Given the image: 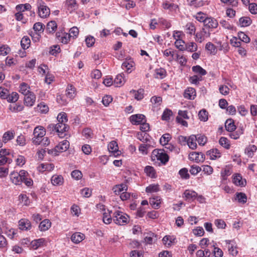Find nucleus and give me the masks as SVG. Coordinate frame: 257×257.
<instances>
[{
	"mask_svg": "<svg viewBox=\"0 0 257 257\" xmlns=\"http://www.w3.org/2000/svg\"><path fill=\"white\" fill-rule=\"evenodd\" d=\"M152 159L154 160L156 159L157 160L160 161L161 163L165 165L168 162L169 157L165 153L164 150L155 149L152 153Z\"/></svg>",
	"mask_w": 257,
	"mask_h": 257,
	"instance_id": "f257e3e1",
	"label": "nucleus"
},
{
	"mask_svg": "<svg viewBox=\"0 0 257 257\" xmlns=\"http://www.w3.org/2000/svg\"><path fill=\"white\" fill-rule=\"evenodd\" d=\"M45 134L46 131L43 126L36 127L33 132L34 138H32V143L35 145H40V141L44 138Z\"/></svg>",
	"mask_w": 257,
	"mask_h": 257,
	"instance_id": "f03ea898",
	"label": "nucleus"
},
{
	"mask_svg": "<svg viewBox=\"0 0 257 257\" xmlns=\"http://www.w3.org/2000/svg\"><path fill=\"white\" fill-rule=\"evenodd\" d=\"M128 216L124 213L117 210L113 214L112 219L114 222L119 225H123L127 223Z\"/></svg>",
	"mask_w": 257,
	"mask_h": 257,
	"instance_id": "7ed1b4c3",
	"label": "nucleus"
},
{
	"mask_svg": "<svg viewBox=\"0 0 257 257\" xmlns=\"http://www.w3.org/2000/svg\"><path fill=\"white\" fill-rule=\"evenodd\" d=\"M50 14V9L44 5V3H40L38 6V15L42 18H47Z\"/></svg>",
	"mask_w": 257,
	"mask_h": 257,
	"instance_id": "20e7f679",
	"label": "nucleus"
},
{
	"mask_svg": "<svg viewBox=\"0 0 257 257\" xmlns=\"http://www.w3.org/2000/svg\"><path fill=\"white\" fill-rule=\"evenodd\" d=\"M210 35V33L209 32H207L205 28H202L200 32H197L195 35V40L199 43H202L205 37H209Z\"/></svg>",
	"mask_w": 257,
	"mask_h": 257,
	"instance_id": "39448f33",
	"label": "nucleus"
},
{
	"mask_svg": "<svg viewBox=\"0 0 257 257\" xmlns=\"http://www.w3.org/2000/svg\"><path fill=\"white\" fill-rule=\"evenodd\" d=\"M225 243L228 248L229 253L233 256H235L238 253L236 246L233 240H226Z\"/></svg>",
	"mask_w": 257,
	"mask_h": 257,
	"instance_id": "423d86ee",
	"label": "nucleus"
},
{
	"mask_svg": "<svg viewBox=\"0 0 257 257\" xmlns=\"http://www.w3.org/2000/svg\"><path fill=\"white\" fill-rule=\"evenodd\" d=\"M189 159L196 162H202L205 160V156L202 153L194 152L189 154Z\"/></svg>",
	"mask_w": 257,
	"mask_h": 257,
	"instance_id": "0eeeda50",
	"label": "nucleus"
},
{
	"mask_svg": "<svg viewBox=\"0 0 257 257\" xmlns=\"http://www.w3.org/2000/svg\"><path fill=\"white\" fill-rule=\"evenodd\" d=\"M108 149L110 152L113 153L115 157L120 154V151L118 150V147L116 141H113L108 145Z\"/></svg>",
	"mask_w": 257,
	"mask_h": 257,
	"instance_id": "6e6552de",
	"label": "nucleus"
},
{
	"mask_svg": "<svg viewBox=\"0 0 257 257\" xmlns=\"http://www.w3.org/2000/svg\"><path fill=\"white\" fill-rule=\"evenodd\" d=\"M197 196V193L191 190H186L183 194V198L188 201L194 200Z\"/></svg>",
	"mask_w": 257,
	"mask_h": 257,
	"instance_id": "1a4fd4ad",
	"label": "nucleus"
},
{
	"mask_svg": "<svg viewBox=\"0 0 257 257\" xmlns=\"http://www.w3.org/2000/svg\"><path fill=\"white\" fill-rule=\"evenodd\" d=\"M204 25L207 28L214 29L217 27L218 23L215 19L207 17L205 19Z\"/></svg>",
	"mask_w": 257,
	"mask_h": 257,
	"instance_id": "9d476101",
	"label": "nucleus"
},
{
	"mask_svg": "<svg viewBox=\"0 0 257 257\" xmlns=\"http://www.w3.org/2000/svg\"><path fill=\"white\" fill-rule=\"evenodd\" d=\"M45 243V240L44 238H39L37 239H35L31 241L30 248L32 249H37L39 247L43 246Z\"/></svg>",
	"mask_w": 257,
	"mask_h": 257,
	"instance_id": "9b49d317",
	"label": "nucleus"
},
{
	"mask_svg": "<svg viewBox=\"0 0 257 257\" xmlns=\"http://www.w3.org/2000/svg\"><path fill=\"white\" fill-rule=\"evenodd\" d=\"M145 116L142 114H137L132 115L130 117V120L133 124L138 125L141 124L144 119L145 118Z\"/></svg>",
	"mask_w": 257,
	"mask_h": 257,
	"instance_id": "f8f14e48",
	"label": "nucleus"
},
{
	"mask_svg": "<svg viewBox=\"0 0 257 257\" xmlns=\"http://www.w3.org/2000/svg\"><path fill=\"white\" fill-rule=\"evenodd\" d=\"M69 147V142L67 140H63L60 142L56 147L58 153L66 151Z\"/></svg>",
	"mask_w": 257,
	"mask_h": 257,
	"instance_id": "ddd939ff",
	"label": "nucleus"
},
{
	"mask_svg": "<svg viewBox=\"0 0 257 257\" xmlns=\"http://www.w3.org/2000/svg\"><path fill=\"white\" fill-rule=\"evenodd\" d=\"M19 226L20 229L25 231L30 230L32 227L31 222L28 219L25 218L19 220Z\"/></svg>",
	"mask_w": 257,
	"mask_h": 257,
	"instance_id": "4468645a",
	"label": "nucleus"
},
{
	"mask_svg": "<svg viewBox=\"0 0 257 257\" xmlns=\"http://www.w3.org/2000/svg\"><path fill=\"white\" fill-rule=\"evenodd\" d=\"M85 238V235L84 234L80 232H75L71 237V241L76 244L80 243Z\"/></svg>",
	"mask_w": 257,
	"mask_h": 257,
	"instance_id": "2eb2a0df",
	"label": "nucleus"
},
{
	"mask_svg": "<svg viewBox=\"0 0 257 257\" xmlns=\"http://www.w3.org/2000/svg\"><path fill=\"white\" fill-rule=\"evenodd\" d=\"M36 97L33 92L30 93L29 94L25 96L24 102L28 106H32L34 105Z\"/></svg>",
	"mask_w": 257,
	"mask_h": 257,
	"instance_id": "dca6fc26",
	"label": "nucleus"
},
{
	"mask_svg": "<svg viewBox=\"0 0 257 257\" xmlns=\"http://www.w3.org/2000/svg\"><path fill=\"white\" fill-rule=\"evenodd\" d=\"M56 125V132L60 137H62L61 135H63L64 132L68 131L69 128V126L66 124L57 123Z\"/></svg>",
	"mask_w": 257,
	"mask_h": 257,
	"instance_id": "f3484780",
	"label": "nucleus"
},
{
	"mask_svg": "<svg viewBox=\"0 0 257 257\" xmlns=\"http://www.w3.org/2000/svg\"><path fill=\"white\" fill-rule=\"evenodd\" d=\"M127 189V186L126 184H120L116 185L113 187V191L115 194L119 195L121 193V192L123 191H126Z\"/></svg>",
	"mask_w": 257,
	"mask_h": 257,
	"instance_id": "a211bd4d",
	"label": "nucleus"
},
{
	"mask_svg": "<svg viewBox=\"0 0 257 257\" xmlns=\"http://www.w3.org/2000/svg\"><path fill=\"white\" fill-rule=\"evenodd\" d=\"M196 96L195 89L192 87H189L186 89L184 94L185 98L189 99H194Z\"/></svg>",
	"mask_w": 257,
	"mask_h": 257,
	"instance_id": "6ab92c4d",
	"label": "nucleus"
},
{
	"mask_svg": "<svg viewBox=\"0 0 257 257\" xmlns=\"http://www.w3.org/2000/svg\"><path fill=\"white\" fill-rule=\"evenodd\" d=\"M162 199L159 196H155L150 199V203L155 208H159L161 203Z\"/></svg>",
	"mask_w": 257,
	"mask_h": 257,
	"instance_id": "aec40b11",
	"label": "nucleus"
},
{
	"mask_svg": "<svg viewBox=\"0 0 257 257\" xmlns=\"http://www.w3.org/2000/svg\"><path fill=\"white\" fill-rule=\"evenodd\" d=\"M197 136L195 135H191L187 140V145L192 150H195L197 148V144L196 141H197Z\"/></svg>",
	"mask_w": 257,
	"mask_h": 257,
	"instance_id": "412c9836",
	"label": "nucleus"
},
{
	"mask_svg": "<svg viewBox=\"0 0 257 257\" xmlns=\"http://www.w3.org/2000/svg\"><path fill=\"white\" fill-rule=\"evenodd\" d=\"M51 226V222L49 219H44L39 224V228L41 231L48 230Z\"/></svg>",
	"mask_w": 257,
	"mask_h": 257,
	"instance_id": "4be33fe9",
	"label": "nucleus"
},
{
	"mask_svg": "<svg viewBox=\"0 0 257 257\" xmlns=\"http://www.w3.org/2000/svg\"><path fill=\"white\" fill-rule=\"evenodd\" d=\"M206 155L209 156L210 159L215 160L220 157L221 154L217 149H213L207 152Z\"/></svg>",
	"mask_w": 257,
	"mask_h": 257,
	"instance_id": "5701e85b",
	"label": "nucleus"
},
{
	"mask_svg": "<svg viewBox=\"0 0 257 257\" xmlns=\"http://www.w3.org/2000/svg\"><path fill=\"white\" fill-rule=\"evenodd\" d=\"M175 238L173 236L166 235L162 239L163 244L167 246L170 247L173 243L175 242Z\"/></svg>",
	"mask_w": 257,
	"mask_h": 257,
	"instance_id": "b1692460",
	"label": "nucleus"
},
{
	"mask_svg": "<svg viewBox=\"0 0 257 257\" xmlns=\"http://www.w3.org/2000/svg\"><path fill=\"white\" fill-rule=\"evenodd\" d=\"M235 199L239 203L244 204L247 201V196L245 194L239 192L235 194Z\"/></svg>",
	"mask_w": 257,
	"mask_h": 257,
	"instance_id": "393cba45",
	"label": "nucleus"
},
{
	"mask_svg": "<svg viewBox=\"0 0 257 257\" xmlns=\"http://www.w3.org/2000/svg\"><path fill=\"white\" fill-rule=\"evenodd\" d=\"M66 96L72 99L74 98L76 95V89L72 85H68L67 89L66 90Z\"/></svg>",
	"mask_w": 257,
	"mask_h": 257,
	"instance_id": "a878e982",
	"label": "nucleus"
},
{
	"mask_svg": "<svg viewBox=\"0 0 257 257\" xmlns=\"http://www.w3.org/2000/svg\"><path fill=\"white\" fill-rule=\"evenodd\" d=\"M252 21L250 18L243 17L239 19V24L241 27H247L251 25Z\"/></svg>",
	"mask_w": 257,
	"mask_h": 257,
	"instance_id": "bb28decb",
	"label": "nucleus"
},
{
	"mask_svg": "<svg viewBox=\"0 0 257 257\" xmlns=\"http://www.w3.org/2000/svg\"><path fill=\"white\" fill-rule=\"evenodd\" d=\"M232 182L235 185L239 187L245 186L246 184L245 179L243 178H233Z\"/></svg>",
	"mask_w": 257,
	"mask_h": 257,
	"instance_id": "cd10ccee",
	"label": "nucleus"
},
{
	"mask_svg": "<svg viewBox=\"0 0 257 257\" xmlns=\"http://www.w3.org/2000/svg\"><path fill=\"white\" fill-rule=\"evenodd\" d=\"M225 128L228 132H233L236 126L234 125V121L232 119H228L225 122Z\"/></svg>",
	"mask_w": 257,
	"mask_h": 257,
	"instance_id": "c85d7f7f",
	"label": "nucleus"
},
{
	"mask_svg": "<svg viewBox=\"0 0 257 257\" xmlns=\"http://www.w3.org/2000/svg\"><path fill=\"white\" fill-rule=\"evenodd\" d=\"M137 138L144 143H150V136L142 133H138L137 134Z\"/></svg>",
	"mask_w": 257,
	"mask_h": 257,
	"instance_id": "c756f323",
	"label": "nucleus"
},
{
	"mask_svg": "<svg viewBox=\"0 0 257 257\" xmlns=\"http://www.w3.org/2000/svg\"><path fill=\"white\" fill-rule=\"evenodd\" d=\"M15 133L12 131H8L4 133L3 136V142L7 143L8 141L12 140L14 138Z\"/></svg>",
	"mask_w": 257,
	"mask_h": 257,
	"instance_id": "7c9ffc66",
	"label": "nucleus"
},
{
	"mask_svg": "<svg viewBox=\"0 0 257 257\" xmlns=\"http://www.w3.org/2000/svg\"><path fill=\"white\" fill-rule=\"evenodd\" d=\"M57 28L56 22L54 21H51L47 24L46 30L50 33H53L56 30Z\"/></svg>",
	"mask_w": 257,
	"mask_h": 257,
	"instance_id": "2f4dec72",
	"label": "nucleus"
},
{
	"mask_svg": "<svg viewBox=\"0 0 257 257\" xmlns=\"http://www.w3.org/2000/svg\"><path fill=\"white\" fill-rule=\"evenodd\" d=\"M31 44V40L28 36H24L21 41V45L22 48L24 50L28 49Z\"/></svg>",
	"mask_w": 257,
	"mask_h": 257,
	"instance_id": "473e14b6",
	"label": "nucleus"
},
{
	"mask_svg": "<svg viewBox=\"0 0 257 257\" xmlns=\"http://www.w3.org/2000/svg\"><path fill=\"white\" fill-rule=\"evenodd\" d=\"M102 214L103 222L106 224H110L113 219L110 215V212L107 210V212H104Z\"/></svg>",
	"mask_w": 257,
	"mask_h": 257,
	"instance_id": "72a5a7b5",
	"label": "nucleus"
},
{
	"mask_svg": "<svg viewBox=\"0 0 257 257\" xmlns=\"http://www.w3.org/2000/svg\"><path fill=\"white\" fill-rule=\"evenodd\" d=\"M159 186L158 184H151L146 187V191L147 193H155L160 191Z\"/></svg>",
	"mask_w": 257,
	"mask_h": 257,
	"instance_id": "f704fd0d",
	"label": "nucleus"
},
{
	"mask_svg": "<svg viewBox=\"0 0 257 257\" xmlns=\"http://www.w3.org/2000/svg\"><path fill=\"white\" fill-rule=\"evenodd\" d=\"M144 90L143 89H139L137 91L132 90L131 91V93H133L134 94L135 99L140 100L142 99L144 97Z\"/></svg>",
	"mask_w": 257,
	"mask_h": 257,
	"instance_id": "c9c22d12",
	"label": "nucleus"
},
{
	"mask_svg": "<svg viewBox=\"0 0 257 257\" xmlns=\"http://www.w3.org/2000/svg\"><path fill=\"white\" fill-rule=\"evenodd\" d=\"M198 116L200 120L206 121L208 119V113L205 109H203L199 112Z\"/></svg>",
	"mask_w": 257,
	"mask_h": 257,
	"instance_id": "e433bc0d",
	"label": "nucleus"
},
{
	"mask_svg": "<svg viewBox=\"0 0 257 257\" xmlns=\"http://www.w3.org/2000/svg\"><path fill=\"white\" fill-rule=\"evenodd\" d=\"M192 71L197 74H200L201 76L205 75L207 72L206 70L203 69L200 66L196 65L192 67Z\"/></svg>",
	"mask_w": 257,
	"mask_h": 257,
	"instance_id": "4c0bfd02",
	"label": "nucleus"
},
{
	"mask_svg": "<svg viewBox=\"0 0 257 257\" xmlns=\"http://www.w3.org/2000/svg\"><path fill=\"white\" fill-rule=\"evenodd\" d=\"M171 139V135L169 134L163 135L160 139V144L163 146L166 145Z\"/></svg>",
	"mask_w": 257,
	"mask_h": 257,
	"instance_id": "58836bf2",
	"label": "nucleus"
},
{
	"mask_svg": "<svg viewBox=\"0 0 257 257\" xmlns=\"http://www.w3.org/2000/svg\"><path fill=\"white\" fill-rule=\"evenodd\" d=\"M19 200L24 205L28 206L30 203V201L26 194H20L19 196Z\"/></svg>",
	"mask_w": 257,
	"mask_h": 257,
	"instance_id": "ea45409f",
	"label": "nucleus"
},
{
	"mask_svg": "<svg viewBox=\"0 0 257 257\" xmlns=\"http://www.w3.org/2000/svg\"><path fill=\"white\" fill-rule=\"evenodd\" d=\"M205 48L212 54H215L217 51L215 46L211 42H208L206 44Z\"/></svg>",
	"mask_w": 257,
	"mask_h": 257,
	"instance_id": "a19ab883",
	"label": "nucleus"
},
{
	"mask_svg": "<svg viewBox=\"0 0 257 257\" xmlns=\"http://www.w3.org/2000/svg\"><path fill=\"white\" fill-rule=\"evenodd\" d=\"M19 98V94L15 92H12L11 94H8L7 97V100L9 102H15Z\"/></svg>",
	"mask_w": 257,
	"mask_h": 257,
	"instance_id": "79ce46f5",
	"label": "nucleus"
},
{
	"mask_svg": "<svg viewBox=\"0 0 257 257\" xmlns=\"http://www.w3.org/2000/svg\"><path fill=\"white\" fill-rule=\"evenodd\" d=\"M29 88V86L26 83H23L20 85V92L22 94L25 95V96L29 94L32 92L30 91L28 89Z\"/></svg>",
	"mask_w": 257,
	"mask_h": 257,
	"instance_id": "37998d69",
	"label": "nucleus"
},
{
	"mask_svg": "<svg viewBox=\"0 0 257 257\" xmlns=\"http://www.w3.org/2000/svg\"><path fill=\"white\" fill-rule=\"evenodd\" d=\"M145 172L148 177H155V170L154 168L150 166H147L145 168Z\"/></svg>",
	"mask_w": 257,
	"mask_h": 257,
	"instance_id": "c03bdc74",
	"label": "nucleus"
},
{
	"mask_svg": "<svg viewBox=\"0 0 257 257\" xmlns=\"http://www.w3.org/2000/svg\"><path fill=\"white\" fill-rule=\"evenodd\" d=\"M173 114L171 110L166 108L162 116V119L164 120L168 121L170 119V116Z\"/></svg>",
	"mask_w": 257,
	"mask_h": 257,
	"instance_id": "a18cd8bd",
	"label": "nucleus"
},
{
	"mask_svg": "<svg viewBox=\"0 0 257 257\" xmlns=\"http://www.w3.org/2000/svg\"><path fill=\"white\" fill-rule=\"evenodd\" d=\"M219 144L226 149L230 148V144L229 141L226 138L221 137L219 141Z\"/></svg>",
	"mask_w": 257,
	"mask_h": 257,
	"instance_id": "49530a36",
	"label": "nucleus"
},
{
	"mask_svg": "<svg viewBox=\"0 0 257 257\" xmlns=\"http://www.w3.org/2000/svg\"><path fill=\"white\" fill-rule=\"evenodd\" d=\"M114 82L115 84H116L117 86H118V85H121L124 84V79L123 78V74H119L117 75L115 78L114 79Z\"/></svg>",
	"mask_w": 257,
	"mask_h": 257,
	"instance_id": "de8ad7c7",
	"label": "nucleus"
},
{
	"mask_svg": "<svg viewBox=\"0 0 257 257\" xmlns=\"http://www.w3.org/2000/svg\"><path fill=\"white\" fill-rule=\"evenodd\" d=\"M151 147L152 145L150 143L142 144L140 145L139 150L142 153L147 154L148 149L151 148Z\"/></svg>",
	"mask_w": 257,
	"mask_h": 257,
	"instance_id": "09e8293b",
	"label": "nucleus"
},
{
	"mask_svg": "<svg viewBox=\"0 0 257 257\" xmlns=\"http://www.w3.org/2000/svg\"><path fill=\"white\" fill-rule=\"evenodd\" d=\"M51 182L54 186L61 185L64 183L63 178H51Z\"/></svg>",
	"mask_w": 257,
	"mask_h": 257,
	"instance_id": "8fccbe9b",
	"label": "nucleus"
},
{
	"mask_svg": "<svg viewBox=\"0 0 257 257\" xmlns=\"http://www.w3.org/2000/svg\"><path fill=\"white\" fill-rule=\"evenodd\" d=\"M134 65V63L132 61H125L122 64L121 67L123 69H126V71L128 72L133 67Z\"/></svg>",
	"mask_w": 257,
	"mask_h": 257,
	"instance_id": "3c124183",
	"label": "nucleus"
},
{
	"mask_svg": "<svg viewBox=\"0 0 257 257\" xmlns=\"http://www.w3.org/2000/svg\"><path fill=\"white\" fill-rule=\"evenodd\" d=\"M214 224L219 229H224L226 225L224 221L221 219H215Z\"/></svg>",
	"mask_w": 257,
	"mask_h": 257,
	"instance_id": "603ef678",
	"label": "nucleus"
},
{
	"mask_svg": "<svg viewBox=\"0 0 257 257\" xmlns=\"http://www.w3.org/2000/svg\"><path fill=\"white\" fill-rule=\"evenodd\" d=\"M80 194L82 197L88 198L91 196L92 191L88 188H84L80 190Z\"/></svg>",
	"mask_w": 257,
	"mask_h": 257,
	"instance_id": "864d4df0",
	"label": "nucleus"
},
{
	"mask_svg": "<svg viewBox=\"0 0 257 257\" xmlns=\"http://www.w3.org/2000/svg\"><path fill=\"white\" fill-rule=\"evenodd\" d=\"M239 39L242 42L246 43L250 42V38L244 33L240 32L238 34Z\"/></svg>",
	"mask_w": 257,
	"mask_h": 257,
	"instance_id": "5fc2aeb1",
	"label": "nucleus"
},
{
	"mask_svg": "<svg viewBox=\"0 0 257 257\" xmlns=\"http://www.w3.org/2000/svg\"><path fill=\"white\" fill-rule=\"evenodd\" d=\"M185 49L191 52H195L197 50V46L195 43L191 42L186 45Z\"/></svg>",
	"mask_w": 257,
	"mask_h": 257,
	"instance_id": "6e6d98bb",
	"label": "nucleus"
},
{
	"mask_svg": "<svg viewBox=\"0 0 257 257\" xmlns=\"http://www.w3.org/2000/svg\"><path fill=\"white\" fill-rule=\"evenodd\" d=\"M185 43L184 41L181 39H176V42H175V45L176 47L179 49L181 51H184L185 50V48L184 46V44Z\"/></svg>",
	"mask_w": 257,
	"mask_h": 257,
	"instance_id": "4d7b16f0",
	"label": "nucleus"
},
{
	"mask_svg": "<svg viewBox=\"0 0 257 257\" xmlns=\"http://www.w3.org/2000/svg\"><path fill=\"white\" fill-rule=\"evenodd\" d=\"M37 107L42 113H46L49 111L48 106L44 102L40 103Z\"/></svg>",
	"mask_w": 257,
	"mask_h": 257,
	"instance_id": "13d9d810",
	"label": "nucleus"
},
{
	"mask_svg": "<svg viewBox=\"0 0 257 257\" xmlns=\"http://www.w3.org/2000/svg\"><path fill=\"white\" fill-rule=\"evenodd\" d=\"M82 134L87 139L91 138L93 136L92 130L88 127L83 129Z\"/></svg>",
	"mask_w": 257,
	"mask_h": 257,
	"instance_id": "bf43d9fd",
	"label": "nucleus"
},
{
	"mask_svg": "<svg viewBox=\"0 0 257 257\" xmlns=\"http://www.w3.org/2000/svg\"><path fill=\"white\" fill-rule=\"evenodd\" d=\"M187 33L190 35L194 34L195 32V27L192 23H188L186 25Z\"/></svg>",
	"mask_w": 257,
	"mask_h": 257,
	"instance_id": "052dcab7",
	"label": "nucleus"
},
{
	"mask_svg": "<svg viewBox=\"0 0 257 257\" xmlns=\"http://www.w3.org/2000/svg\"><path fill=\"white\" fill-rule=\"evenodd\" d=\"M193 233L195 235L202 236L204 234V231L202 227L199 226L193 230Z\"/></svg>",
	"mask_w": 257,
	"mask_h": 257,
	"instance_id": "680f3d73",
	"label": "nucleus"
},
{
	"mask_svg": "<svg viewBox=\"0 0 257 257\" xmlns=\"http://www.w3.org/2000/svg\"><path fill=\"white\" fill-rule=\"evenodd\" d=\"M44 25L40 22L35 23L33 26V29L36 32H43Z\"/></svg>",
	"mask_w": 257,
	"mask_h": 257,
	"instance_id": "e2e57ef3",
	"label": "nucleus"
},
{
	"mask_svg": "<svg viewBox=\"0 0 257 257\" xmlns=\"http://www.w3.org/2000/svg\"><path fill=\"white\" fill-rule=\"evenodd\" d=\"M197 136V141L199 145L204 146L207 142V138L204 136L198 135Z\"/></svg>",
	"mask_w": 257,
	"mask_h": 257,
	"instance_id": "0e129e2a",
	"label": "nucleus"
},
{
	"mask_svg": "<svg viewBox=\"0 0 257 257\" xmlns=\"http://www.w3.org/2000/svg\"><path fill=\"white\" fill-rule=\"evenodd\" d=\"M152 103L156 105V106L160 105L162 102V98L160 96H153L151 99Z\"/></svg>",
	"mask_w": 257,
	"mask_h": 257,
	"instance_id": "69168bd1",
	"label": "nucleus"
},
{
	"mask_svg": "<svg viewBox=\"0 0 257 257\" xmlns=\"http://www.w3.org/2000/svg\"><path fill=\"white\" fill-rule=\"evenodd\" d=\"M112 101V97L110 95H105L103 98L102 102L105 106H108Z\"/></svg>",
	"mask_w": 257,
	"mask_h": 257,
	"instance_id": "338daca9",
	"label": "nucleus"
},
{
	"mask_svg": "<svg viewBox=\"0 0 257 257\" xmlns=\"http://www.w3.org/2000/svg\"><path fill=\"white\" fill-rule=\"evenodd\" d=\"M212 246L214 247L213 252H214V256L215 257H222L223 256V254L222 250L218 247H215L214 244H213Z\"/></svg>",
	"mask_w": 257,
	"mask_h": 257,
	"instance_id": "774afa93",
	"label": "nucleus"
}]
</instances>
